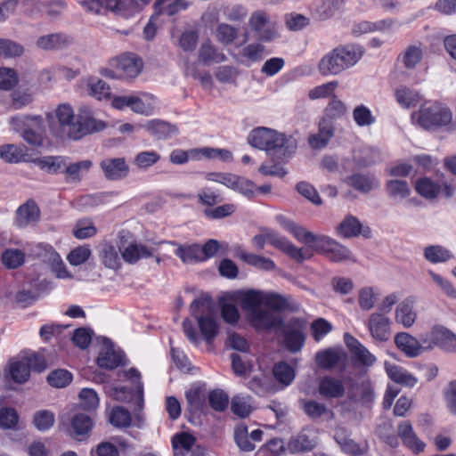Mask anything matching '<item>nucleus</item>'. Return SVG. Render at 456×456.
Listing matches in <instances>:
<instances>
[{"label": "nucleus", "mask_w": 456, "mask_h": 456, "mask_svg": "<svg viewBox=\"0 0 456 456\" xmlns=\"http://www.w3.org/2000/svg\"><path fill=\"white\" fill-rule=\"evenodd\" d=\"M280 226L298 241L306 244L316 254H332L333 256H347L348 249L325 235H316L283 215L275 216Z\"/></svg>", "instance_id": "obj_1"}, {"label": "nucleus", "mask_w": 456, "mask_h": 456, "mask_svg": "<svg viewBox=\"0 0 456 456\" xmlns=\"http://www.w3.org/2000/svg\"><path fill=\"white\" fill-rule=\"evenodd\" d=\"M248 142L255 148L278 153L284 159L292 157L297 148L296 139L276 130L257 127L248 135Z\"/></svg>", "instance_id": "obj_2"}, {"label": "nucleus", "mask_w": 456, "mask_h": 456, "mask_svg": "<svg viewBox=\"0 0 456 456\" xmlns=\"http://www.w3.org/2000/svg\"><path fill=\"white\" fill-rule=\"evenodd\" d=\"M191 314L197 319L199 328L204 338L209 342L218 333V324L215 305L207 294L198 296L190 305Z\"/></svg>", "instance_id": "obj_3"}, {"label": "nucleus", "mask_w": 456, "mask_h": 456, "mask_svg": "<svg viewBox=\"0 0 456 456\" xmlns=\"http://www.w3.org/2000/svg\"><path fill=\"white\" fill-rule=\"evenodd\" d=\"M177 244L172 241L153 242L151 245H144L136 241H128L124 234L119 235L118 249L121 256H152L157 254L165 256L174 253Z\"/></svg>", "instance_id": "obj_4"}, {"label": "nucleus", "mask_w": 456, "mask_h": 456, "mask_svg": "<svg viewBox=\"0 0 456 456\" xmlns=\"http://www.w3.org/2000/svg\"><path fill=\"white\" fill-rule=\"evenodd\" d=\"M9 124L12 129L18 133L28 144L39 147L43 144L44 138L37 131L43 125V118L39 115H18L10 118Z\"/></svg>", "instance_id": "obj_5"}, {"label": "nucleus", "mask_w": 456, "mask_h": 456, "mask_svg": "<svg viewBox=\"0 0 456 456\" xmlns=\"http://www.w3.org/2000/svg\"><path fill=\"white\" fill-rule=\"evenodd\" d=\"M452 118L450 109L438 102L426 103L412 114V118L425 129L446 126L451 123Z\"/></svg>", "instance_id": "obj_6"}, {"label": "nucleus", "mask_w": 456, "mask_h": 456, "mask_svg": "<svg viewBox=\"0 0 456 456\" xmlns=\"http://www.w3.org/2000/svg\"><path fill=\"white\" fill-rule=\"evenodd\" d=\"M142 68V62L134 53L121 54L110 61V68L102 74L110 78L129 79L136 77Z\"/></svg>", "instance_id": "obj_7"}, {"label": "nucleus", "mask_w": 456, "mask_h": 456, "mask_svg": "<svg viewBox=\"0 0 456 456\" xmlns=\"http://www.w3.org/2000/svg\"><path fill=\"white\" fill-rule=\"evenodd\" d=\"M106 127L105 122L95 118L93 110L87 106L78 109L75 126L69 131L70 140H80L83 137L102 131Z\"/></svg>", "instance_id": "obj_8"}, {"label": "nucleus", "mask_w": 456, "mask_h": 456, "mask_svg": "<svg viewBox=\"0 0 456 456\" xmlns=\"http://www.w3.org/2000/svg\"><path fill=\"white\" fill-rule=\"evenodd\" d=\"M425 349L432 350L438 346L444 350L456 349V335L442 325L434 326L430 331L421 335Z\"/></svg>", "instance_id": "obj_9"}, {"label": "nucleus", "mask_w": 456, "mask_h": 456, "mask_svg": "<svg viewBox=\"0 0 456 456\" xmlns=\"http://www.w3.org/2000/svg\"><path fill=\"white\" fill-rule=\"evenodd\" d=\"M318 444L316 430L306 427L289 439L286 449L292 454L303 453L314 450Z\"/></svg>", "instance_id": "obj_10"}, {"label": "nucleus", "mask_w": 456, "mask_h": 456, "mask_svg": "<svg viewBox=\"0 0 456 456\" xmlns=\"http://www.w3.org/2000/svg\"><path fill=\"white\" fill-rule=\"evenodd\" d=\"M41 211L33 199L27 200L15 211L14 224L18 228L36 226L40 221Z\"/></svg>", "instance_id": "obj_11"}, {"label": "nucleus", "mask_w": 456, "mask_h": 456, "mask_svg": "<svg viewBox=\"0 0 456 456\" xmlns=\"http://www.w3.org/2000/svg\"><path fill=\"white\" fill-rule=\"evenodd\" d=\"M73 44V37L63 32L50 33L40 36L36 41V46L43 51H61Z\"/></svg>", "instance_id": "obj_12"}, {"label": "nucleus", "mask_w": 456, "mask_h": 456, "mask_svg": "<svg viewBox=\"0 0 456 456\" xmlns=\"http://www.w3.org/2000/svg\"><path fill=\"white\" fill-rule=\"evenodd\" d=\"M249 26L257 33L260 40L269 42L277 37L274 27L270 23L267 14L264 12H255L249 19Z\"/></svg>", "instance_id": "obj_13"}, {"label": "nucleus", "mask_w": 456, "mask_h": 456, "mask_svg": "<svg viewBox=\"0 0 456 456\" xmlns=\"http://www.w3.org/2000/svg\"><path fill=\"white\" fill-rule=\"evenodd\" d=\"M391 321L383 314L373 313L368 321V329L372 338L378 342H386L391 336Z\"/></svg>", "instance_id": "obj_14"}, {"label": "nucleus", "mask_w": 456, "mask_h": 456, "mask_svg": "<svg viewBox=\"0 0 456 456\" xmlns=\"http://www.w3.org/2000/svg\"><path fill=\"white\" fill-rule=\"evenodd\" d=\"M306 322L304 320L293 319L289 322L285 331L287 347L291 352L299 351L305 343L304 330Z\"/></svg>", "instance_id": "obj_15"}, {"label": "nucleus", "mask_w": 456, "mask_h": 456, "mask_svg": "<svg viewBox=\"0 0 456 456\" xmlns=\"http://www.w3.org/2000/svg\"><path fill=\"white\" fill-rule=\"evenodd\" d=\"M337 232L343 238H353L359 235L364 238H370L371 231L368 226H364L360 220L352 216L347 215L337 227Z\"/></svg>", "instance_id": "obj_16"}, {"label": "nucleus", "mask_w": 456, "mask_h": 456, "mask_svg": "<svg viewBox=\"0 0 456 456\" xmlns=\"http://www.w3.org/2000/svg\"><path fill=\"white\" fill-rule=\"evenodd\" d=\"M395 344L399 350L403 352L408 357H417L425 349V344L421 341V338L418 340L416 338L407 332L397 333L395 337Z\"/></svg>", "instance_id": "obj_17"}, {"label": "nucleus", "mask_w": 456, "mask_h": 456, "mask_svg": "<svg viewBox=\"0 0 456 456\" xmlns=\"http://www.w3.org/2000/svg\"><path fill=\"white\" fill-rule=\"evenodd\" d=\"M158 140H167L178 134V127L161 119H153L139 126Z\"/></svg>", "instance_id": "obj_18"}, {"label": "nucleus", "mask_w": 456, "mask_h": 456, "mask_svg": "<svg viewBox=\"0 0 456 456\" xmlns=\"http://www.w3.org/2000/svg\"><path fill=\"white\" fill-rule=\"evenodd\" d=\"M250 322L258 330L279 329L281 327L280 316L268 309H259L249 316Z\"/></svg>", "instance_id": "obj_19"}, {"label": "nucleus", "mask_w": 456, "mask_h": 456, "mask_svg": "<svg viewBox=\"0 0 456 456\" xmlns=\"http://www.w3.org/2000/svg\"><path fill=\"white\" fill-rule=\"evenodd\" d=\"M414 299L406 297L398 304L395 312V320L404 328H411L416 322L417 311L414 309Z\"/></svg>", "instance_id": "obj_20"}, {"label": "nucleus", "mask_w": 456, "mask_h": 456, "mask_svg": "<svg viewBox=\"0 0 456 456\" xmlns=\"http://www.w3.org/2000/svg\"><path fill=\"white\" fill-rule=\"evenodd\" d=\"M100 167L108 180H120L128 174L129 167L124 158L106 159L100 163Z\"/></svg>", "instance_id": "obj_21"}, {"label": "nucleus", "mask_w": 456, "mask_h": 456, "mask_svg": "<svg viewBox=\"0 0 456 456\" xmlns=\"http://www.w3.org/2000/svg\"><path fill=\"white\" fill-rule=\"evenodd\" d=\"M398 436L403 444L413 452L419 453L424 451L426 444L418 437L409 421H403L399 424Z\"/></svg>", "instance_id": "obj_22"}, {"label": "nucleus", "mask_w": 456, "mask_h": 456, "mask_svg": "<svg viewBox=\"0 0 456 456\" xmlns=\"http://www.w3.org/2000/svg\"><path fill=\"white\" fill-rule=\"evenodd\" d=\"M268 243L288 256H303L301 248H297L289 239L271 229L267 233Z\"/></svg>", "instance_id": "obj_23"}, {"label": "nucleus", "mask_w": 456, "mask_h": 456, "mask_svg": "<svg viewBox=\"0 0 456 456\" xmlns=\"http://www.w3.org/2000/svg\"><path fill=\"white\" fill-rule=\"evenodd\" d=\"M122 354L114 350L112 344L105 339L103 348L100 351L97 363L99 367L112 370L122 362Z\"/></svg>", "instance_id": "obj_24"}, {"label": "nucleus", "mask_w": 456, "mask_h": 456, "mask_svg": "<svg viewBox=\"0 0 456 456\" xmlns=\"http://www.w3.org/2000/svg\"><path fill=\"white\" fill-rule=\"evenodd\" d=\"M26 255L30 256H60L54 248L46 243H38L28 251L19 248H8L4 250L1 256H26Z\"/></svg>", "instance_id": "obj_25"}, {"label": "nucleus", "mask_w": 456, "mask_h": 456, "mask_svg": "<svg viewBox=\"0 0 456 456\" xmlns=\"http://www.w3.org/2000/svg\"><path fill=\"white\" fill-rule=\"evenodd\" d=\"M346 358V354L343 350L328 348L316 354L315 362L320 368L328 370L335 367Z\"/></svg>", "instance_id": "obj_26"}, {"label": "nucleus", "mask_w": 456, "mask_h": 456, "mask_svg": "<svg viewBox=\"0 0 456 456\" xmlns=\"http://www.w3.org/2000/svg\"><path fill=\"white\" fill-rule=\"evenodd\" d=\"M338 55V60L342 63L345 69L355 65L362 56V50L355 45H348L339 46L333 49Z\"/></svg>", "instance_id": "obj_27"}, {"label": "nucleus", "mask_w": 456, "mask_h": 456, "mask_svg": "<svg viewBox=\"0 0 456 456\" xmlns=\"http://www.w3.org/2000/svg\"><path fill=\"white\" fill-rule=\"evenodd\" d=\"M318 391L325 398H338L344 395L345 387L341 380L332 377H324L319 382Z\"/></svg>", "instance_id": "obj_28"}, {"label": "nucleus", "mask_w": 456, "mask_h": 456, "mask_svg": "<svg viewBox=\"0 0 456 456\" xmlns=\"http://www.w3.org/2000/svg\"><path fill=\"white\" fill-rule=\"evenodd\" d=\"M55 117L61 132L69 138V131L75 126L77 117L72 107L67 103L60 104L55 110Z\"/></svg>", "instance_id": "obj_29"}, {"label": "nucleus", "mask_w": 456, "mask_h": 456, "mask_svg": "<svg viewBox=\"0 0 456 456\" xmlns=\"http://www.w3.org/2000/svg\"><path fill=\"white\" fill-rule=\"evenodd\" d=\"M238 300L242 309L248 312L251 316L254 312H257L264 305L263 292L258 290H248L240 293Z\"/></svg>", "instance_id": "obj_30"}, {"label": "nucleus", "mask_w": 456, "mask_h": 456, "mask_svg": "<svg viewBox=\"0 0 456 456\" xmlns=\"http://www.w3.org/2000/svg\"><path fill=\"white\" fill-rule=\"evenodd\" d=\"M385 369L388 377L397 384L412 387L418 382V379L414 376L398 365L386 362Z\"/></svg>", "instance_id": "obj_31"}, {"label": "nucleus", "mask_w": 456, "mask_h": 456, "mask_svg": "<svg viewBox=\"0 0 456 456\" xmlns=\"http://www.w3.org/2000/svg\"><path fill=\"white\" fill-rule=\"evenodd\" d=\"M334 439L341 450L352 456H360L364 453L361 446L347 436V431L343 428H338L335 431Z\"/></svg>", "instance_id": "obj_32"}, {"label": "nucleus", "mask_w": 456, "mask_h": 456, "mask_svg": "<svg viewBox=\"0 0 456 456\" xmlns=\"http://www.w3.org/2000/svg\"><path fill=\"white\" fill-rule=\"evenodd\" d=\"M337 52L332 50L325 54L319 62V70L324 76L338 75L345 70L342 63L338 59Z\"/></svg>", "instance_id": "obj_33"}, {"label": "nucleus", "mask_w": 456, "mask_h": 456, "mask_svg": "<svg viewBox=\"0 0 456 456\" xmlns=\"http://www.w3.org/2000/svg\"><path fill=\"white\" fill-rule=\"evenodd\" d=\"M34 102V94L29 88H17L10 95L9 107L13 110H22Z\"/></svg>", "instance_id": "obj_34"}, {"label": "nucleus", "mask_w": 456, "mask_h": 456, "mask_svg": "<svg viewBox=\"0 0 456 456\" xmlns=\"http://www.w3.org/2000/svg\"><path fill=\"white\" fill-rule=\"evenodd\" d=\"M70 427V434L76 436L77 439L82 440L84 437L88 436V433L93 427V422L87 415L84 413H78L71 418Z\"/></svg>", "instance_id": "obj_35"}, {"label": "nucleus", "mask_w": 456, "mask_h": 456, "mask_svg": "<svg viewBox=\"0 0 456 456\" xmlns=\"http://www.w3.org/2000/svg\"><path fill=\"white\" fill-rule=\"evenodd\" d=\"M396 102L403 108L415 107L421 100L419 92L405 86H401L395 92Z\"/></svg>", "instance_id": "obj_36"}, {"label": "nucleus", "mask_w": 456, "mask_h": 456, "mask_svg": "<svg viewBox=\"0 0 456 456\" xmlns=\"http://www.w3.org/2000/svg\"><path fill=\"white\" fill-rule=\"evenodd\" d=\"M69 265L71 266L73 278L83 279L93 272L95 264L94 258H66Z\"/></svg>", "instance_id": "obj_37"}, {"label": "nucleus", "mask_w": 456, "mask_h": 456, "mask_svg": "<svg viewBox=\"0 0 456 456\" xmlns=\"http://www.w3.org/2000/svg\"><path fill=\"white\" fill-rule=\"evenodd\" d=\"M0 157L8 163H18L26 157L24 146L16 144H4L0 147Z\"/></svg>", "instance_id": "obj_38"}, {"label": "nucleus", "mask_w": 456, "mask_h": 456, "mask_svg": "<svg viewBox=\"0 0 456 456\" xmlns=\"http://www.w3.org/2000/svg\"><path fill=\"white\" fill-rule=\"evenodd\" d=\"M195 444V438L188 433H180L174 436L172 444L174 456H183Z\"/></svg>", "instance_id": "obj_39"}, {"label": "nucleus", "mask_w": 456, "mask_h": 456, "mask_svg": "<svg viewBox=\"0 0 456 456\" xmlns=\"http://www.w3.org/2000/svg\"><path fill=\"white\" fill-rule=\"evenodd\" d=\"M67 263L62 258H48L46 265L56 278L71 279L73 278V272L71 266H68Z\"/></svg>", "instance_id": "obj_40"}, {"label": "nucleus", "mask_w": 456, "mask_h": 456, "mask_svg": "<svg viewBox=\"0 0 456 456\" xmlns=\"http://www.w3.org/2000/svg\"><path fill=\"white\" fill-rule=\"evenodd\" d=\"M422 55L423 53L420 47L410 45L400 54L398 60L406 69H411L421 61Z\"/></svg>", "instance_id": "obj_41"}, {"label": "nucleus", "mask_w": 456, "mask_h": 456, "mask_svg": "<svg viewBox=\"0 0 456 456\" xmlns=\"http://www.w3.org/2000/svg\"><path fill=\"white\" fill-rule=\"evenodd\" d=\"M346 182L350 186L362 192H369L378 185L377 181L373 177L360 174L351 175L347 178Z\"/></svg>", "instance_id": "obj_42"}, {"label": "nucleus", "mask_w": 456, "mask_h": 456, "mask_svg": "<svg viewBox=\"0 0 456 456\" xmlns=\"http://www.w3.org/2000/svg\"><path fill=\"white\" fill-rule=\"evenodd\" d=\"M42 169L56 174L66 167V159L61 156H47L34 161Z\"/></svg>", "instance_id": "obj_43"}, {"label": "nucleus", "mask_w": 456, "mask_h": 456, "mask_svg": "<svg viewBox=\"0 0 456 456\" xmlns=\"http://www.w3.org/2000/svg\"><path fill=\"white\" fill-rule=\"evenodd\" d=\"M273 376L283 386H289L295 379V370L286 362H278L274 365Z\"/></svg>", "instance_id": "obj_44"}, {"label": "nucleus", "mask_w": 456, "mask_h": 456, "mask_svg": "<svg viewBox=\"0 0 456 456\" xmlns=\"http://www.w3.org/2000/svg\"><path fill=\"white\" fill-rule=\"evenodd\" d=\"M72 232L77 239L84 240L94 236L97 229L91 219L85 218L77 221Z\"/></svg>", "instance_id": "obj_45"}, {"label": "nucleus", "mask_w": 456, "mask_h": 456, "mask_svg": "<svg viewBox=\"0 0 456 456\" xmlns=\"http://www.w3.org/2000/svg\"><path fill=\"white\" fill-rule=\"evenodd\" d=\"M9 372L13 381L24 383L29 377L30 370L23 358L20 361L11 362Z\"/></svg>", "instance_id": "obj_46"}, {"label": "nucleus", "mask_w": 456, "mask_h": 456, "mask_svg": "<svg viewBox=\"0 0 456 456\" xmlns=\"http://www.w3.org/2000/svg\"><path fill=\"white\" fill-rule=\"evenodd\" d=\"M387 191L389 197L395 200H403L410 195L411 189L405 181L390 180L387 183Z\"/></svg>", "instance_id": "obj_47"}, {"label": "nucleus", "mask_w": 456, "mask_h": 456, "mask_svg": "<svg viewBox=\"0 0 456 456\" xmlns=\"http://www.w3.org/2000/svg\"><path fill=\"white\" fill-rule=\"evenodd\" d=\"M2 58L12 59L24 53V47L18 42L8 38H0Z\"/></svg>", "instance_id": "obj_48"}, {"label": "nucleus", "mask_w": 456, "mask_h": 456, "mask_svg": "<svg viewBox=\"0 0 456 456\" xmlns=\"http://www.w3.org/2000/svg\"><path fill=\"white\" fill-rule=\"evenodd\" d=\"M231 408L234 414L246 418L252 411L251 398L244 395H235L232 399Z\"/></svg>", "instance_id": "obj_49"}, {"label": "nucleus", "mask_w": 456, "mask_h": 456, "mask_svg": "<svg viewBox=\"0 0 456 456\" xmlns=\"http://www.w3.org/2000/svg\"><path fill=\"white\" fill-rule=\"evenodd\" d=\"M19 83V76L14 69L8 67L0 68V90L11 91Z\"/></svg>", "instance_id": "obj_50"}, {"label": "nucleus", "mask_w": 456, "mask_h": 456, "mask_svg": "<svg viewBox=\"0 0 456 456\" xmlns=\"http://www.w3.org/2000/svg\"><path fill=\"white\" fill-rule=\"evenodd\" d=\"M346 107L345 103L338 99L336 96L330 100L325 108V118L328 120H334L342 118L346 113Z\"/></svg>", "instance_id": "obj_51"}, {"label": "nucleus", "mask_w": 456, "mask_h": 456, "mask_svg": "<svg viewBox=\"0 0 456 456\" xmlns=\"http://www.w3.org/2000/svg\"><path fill=\"white\" fill-rule=\"evenodd\" d=\"M72 380V375L69 371L58 369L49 373L47 381L50 386L57 388H61L68 386Z\"/></svg>", "instance_id": "obj_52"}, {"label": "nucleus", "mask_w": 456, "mask_h": 456, "mask_svg": "<svg viewBox=\"0 0 456 456\" xmlns=\"http://www.w3.org/2000/svg\"><path fill=\"white\" fill-rule=\"evenodd\" d=\"M54 414L48 410H40L35 412L33 423L39 431L48 430L54 424Z\"/></svg>", "instance_id": "obj_53"}, {"label": "nucleus", "mask_w": 456, "mask_h": 456, "mask_svg": "<svg viewBox=\"0 0 456 456\" xmlns=\"http://www.w3.org/2000/svg\"><path fill=\"white\" fill-rule=\"evenodd\" d=\"M415 189L421 196L427 199H434L438 194L440 187L429 178H420L416 182Z\"/></svg>", "instance_id": "obj_54"}, {"label": "nucleus", "mask_w": 456, "mask_h": 456, "mask_svg": "<svg viewBox=\"0 0 456 456\" xmlns=\"http://www.w3.org/2000/svg\"><path fill=\"white\" fill-rule=\"evenodd\" d=\"M234 441L242 452H251L255 449L254 444H252L248 439V428L244 425H238L235 428Z\"/></svg>", "instance_id": "obj_55"}, {"label": "nucleus", "mask_w": 456, "mask_h": 456, "mask_svg": "<svg viewBox=\"0 0 456 456\" xmlns=\"http://www.w3.org/2000/svg\"><path fill=\"white\" fill-rule=\"evenodd\" d=\"M353 118L359 126H370L375 123L371 111L364 105H359L354 109Z\"/></svg>", "instance_id": "obj_56"}, {"label": "nucleus", "mask_w": 456, "mask_h": 456, "mask_svg": "<svg viewBox=\"0 0 456 456\" xmlns=\"http://www.w3.org/2000/svg\"><path fill=\"white\" fill-rule=\"evenodd\" d=\"M223 14L232 22H240L247 17L248 10L240 4H229L224 7Z\"/></svg>", "instance_id": "obj_57"}, {"label": "nucleus", "mask_w": 456, "mask_h": 456, "mask_svg": "<svg viewBox=\"0 0 456 456\" xmlns=\"http://www.w3.org/2000/svg\"><path fill=\"white\" fill-rule=\"evenodd\" d=\"M89 94L97 100L108 98L110 95V88L108 84L101 79H92L88 83Z\"/></svg>", "instance_id": "obj_58"}, {"label": "nucleus", "mask_w": 456, "mask_h": 456, "mask_svg": "<svg viewBox=\"0 0 456 456\" xmlns=\"http://www.w3.org/2000/svg\"><path fill=\"white\" fill-rule=\"evenodd\" d=\"M208 403L215 411H223L228 406L229 397L223 390L216 389L209 393Z\"/></svg>", "instance_id": "obj_59"}, {"label": "nucleus", "mask_w": 456, "mask_h": 456, "mask_svg": "<svg viewBox=\"0 0 456 456\" xmlns=\"http://www.w3.org/2000/svg\"><path fill=\"white\" fill-rule=\"evenodd\" d=\"M92 166L90 160H82L76 163H72L65 167V174L72 181H80V175L83 172H87Z\"/></svg>", "instance_id": "obj_60"}, {"label": "nucleus", "mask_w": 456, "mask_h": 456, "mask_svg": "<svg viewBox=\"0 0 456 456\" xmlns=\"http://www.w3.org/2000/svg\"><path fill=\"white\" fill-rule=\"evenodd\" d=\"M238 36V30L234 27L221 23L216 28L217 39L224 45L232 44Z\"/></svg>", "instance_id": "obj_61"}, {"label": "nucleus", "mask_w": 456, "mask_h": 456, "mask_svg": "<svg viewBox=\"0 0 456 456\" xmlns=\"http://www.w3.org/2000/svg\"><path fill=\"white\" fill-rule=\"evenodd\" d=\"M79 400L81 407L84 410L91 411L99 405V398L94 390L91 388H84L79 393Z\"/></svg>", "instance_id": "obj_62"}, {"label": "nucleus", "mask_w": 456, "mask_h": 456, "mask_svg": "<svg viewBox=\"0 0 456 456\" xmlns=\"http://www.w3.org/2000/svg\"><path fill=\"white\" fill-rule=\"evenodd\" d=\"M110 420L116 427H128L131 423L130 413L122 407H116L110 413Z\"/></svg>", "instance_id": "obj_63"}, {"label": "nucleus", "mask_w": 456, "mask_h": 456, "mask_svg": "<svg viewBox=\"0 0 456 456\" xmlns=\"http://www.w3.org/2000/svg\"><path fill=\"white\" fill-rule=\"evenodd\" d=\"M264 52V45L258 43H253L248 45L241 50V55L251 62H257L263 59Z\"/></svg>", "instance_id": "obj_64"}]
</instances>
